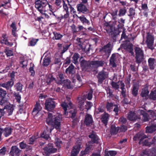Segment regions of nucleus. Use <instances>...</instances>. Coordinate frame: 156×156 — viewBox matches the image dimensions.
Segmentation results:
<instances>
[{
    "label": "nucleus",
    "instance_id": "obj_1",
    "mask_svg": "<svg viewBox=\"0 0 156 156\" xmlns=\"http://www.w3.org/2000/svg\"><path fill=\"white\" fill-rule=\"evenodd\" d=\"M61 119V115H58V116L56 117L53 116L51 113H48V116L46 121L49 125H51L56 129H59L60 126V121Z\"/></svg>",
    "mask_w": 156,
    "mask_h": 156
},
{
    "label": "nucleus",
    "instance_id": "obj_2",
    "mask_svg": "<svg viewBox=\"0 0 156 156\" xmlns=\"http://www.w3.org/2000/svg\"><path fill=\"white\" fill-rule=\"evenodd\" d=\"M35 7L41 14L44 13L46 10V7L48 6L50 8L51 6L48 4L47 0H37L35 2Z\"/></svg>",
    "mask_w": 156,
    "mask_h": 156
},
{
    "label": "nucleus",
    "instance_id": "obj_3",
    "mask_svg": "<svg viewBox=\"0 0 156 156\" xmlns=\"http://www.w3.org/2000/svg\"><path fill=\"white\" fill-rule=\"evenodd\" d=\"M61 106L64 110V114L66 115V112L71 115V118L75 117L76 113V111L74 109L72 108V103L69 102V105H67L65 102H63L61 104Z\"/></svg>",
    "mask_w": 156,
    "mask_h": 156
},
{
    "label": "nucleus",
    "instance_id": "obj_4",
    "mask_svg": "<svg viewBox=\"0 0 156 156\" xmlns=\"http://www.w3.org/2000/svg\"><path fill=\"white\" fill-rule=\"evenodd\" d=\"M104 27L107 33L112 37H115L120 33L119 28V29H115L114 28L108 24L105 25Z\"/></svg>",
    "mask_w": 156,
    "mask_h": 156
},
{
    "label": "nucleus",
    "instance_id": "obj_5",
    "mask_svg": "<svg viewBox=\"0 0 156 156\" xmlns=\"http://www.w3.org/2000/svg\"><path fill=\"white\" fill-rule=\"evenodd\" d=\"M112 47L111 44L108 43L106 45L101 48L100 51L105 57L108 58L110 54Z\"/></svg>",
    "mask_w": 156,
    "mask_h": 156
},
{
    "label": "nucleus",
    "instance_id": "obj_6",
    "mask_svg": "<svg viewBox=\"0 0 156 156\" xmlns=\"http://www.w3.org/2000/svg\"><path fill=\"white\" fill-rule=\"evenodd\" d=\"M136 53V62L138 63H140L144 58V53L142 50L140 48L136 47L134 48Z\"/></svg>",
    "mask_w": 156,
    "mask_h": 156
},
{
    "label": "nucleus",
    "instance_id": "obj_7",
    "mask_svg": "<svg viewBox=\"0 0 156 156\" xmlns=\"http://www.w3.org/2000/svg\"><path fill=\"white\" fill-rule=\"evenodd\" d=\"M154 40V37L149 33H147L146 36V43L148 48L151 50H153L154 49L153 46Z\"/></svg>",
    "mask_w": 156,
    "mask_h": 156
},
{
    "label": "nucleus",
    "instance_id": "obj_8",
    "mask_svg": "<svg viewBox=\"0 0 156 156\" xmlns=\"http://www.w3.org/2000/svg\"><path fill=\"white\" fill-rule=\"evenodd\" d=\"M44 153L47 155L54 153L56 152V149L53 148L52 144L51 143L49 144L48 145L43 149Z\"/></svg>",
    "mask_w": 156,
    "mask_h": 156
},
{
    "label": "nucleus",
    "instance_id": "obj_9",
    "mask_svg": "<svg viewBox=\"0 0 156 156\" xmlns=\"http://www.w3.org/2000/svg\"><path fill=\"white\" fill-rule=\"evenodd\" d=\"M45 106V109L49 111H51L55 108V105L53 100L49 99L46 101Z\"/></svg>",
    "mask_w": 156,
    "mask_h": 156
},
{
    "label": "nucleus",
    "instance_id": "obj_10",
    "mask_svg": "<svg viewBox=\"0 0 156 156\" xmlns=\"http://www.w3.org/2000/svg\"><path fill=\"white\" fill-rule=\"evenodd\" d=\"M108 76V73L106 72L101 71L97 75L98 83L101 84L103 81L106 78H107Z\"/></svg>",
    "mask_w": 156,
    "mask_h": 156
},
{
    "label": "nucleus",
    "instance_id": "obj_11",
    "mask_svg": "<svg viewBox=\"0 0 156 156\" xmlns=\"http://www.w3.org/2000/svg\"><path fill=\"white\" fill-rule=\"evenodd\" d=\"M113 107H114L113 111L115 112L116 115H117L119 110L118 106L117 105L114 104L113 103L107 102L106 105V108L108 111H111Z\"/></svg>",
    "mask_w": 156,
    "mask_h": 156
},
{
    "label": "nucleus",
    "instance_id": "obj_12",
    "mask_svg": "<svg viewBox=\"0 0 156 156\" xmlns=\"http://www.w3.org/2000/svg\"><path fill=\"white\" fill-rule=\"evenodd\" d=\"M77 44L81 48L83 51L87 52L89 51V48H86L87 46L85 44L84 40L82 38H77Z\"/></svg>",
    "mask_w": 156,
    "mask_h": 156
},
{
    "label": "nucleus",
    "instance_id": "obj_13",
    "mask_svg": "<svg viewBox=\"0 0 156 156\" xmlns=\"http://www.w3.org/2000/svg\"><path fill=\"white\" fill-rule=\"evenodd\" d=\"M21 151L16 146H13L11 147L10 154L11 156H19Z\"/></svg>",
    "mask_w": 156,
    "mask_h": 156
},
{
    "label": "nucleus",
    "instance_id": "obj_14",
    "mask_svg": "<svg viewBox=\"0 0 156 156\" xmlns=\"http://www.w3.org/2000/svg\"><path fill=\"white\" fill-rule=\"evenodd\" d=\"M81 148V144L80 143L76 144V145L73 147L70 156H77Z\"/></svg>",
    "mask_w": 156,
    "mask_h": 156
},
{
    "label": "nucleus",
    "instance_id": "obj_15",
    "mask_svg": "<svg viewBox=\"0 0 156 156\" xmlns=\"http://www.w3.org/2000/svg\"><path fill=\"white\" fill-rule=\"evenodd\" d=\"M147 137L146 135L143 133H139L136 134L133 137V140H136L138 139H140L139 144H141L143 141V140Z\"/></svg>",
    "mask_w": 156,
    "mask_h": 156
},
{
    "label": "nucleus",
    "instance_id": "obj_16",
    "mask_svg": "<svg viewBox=\"0 0 156 156\" xmlns=\"http://www.w3.org/2000/svg\"><path fill=\"white\" fill-rule=\"evenodd\" d=\"M52 129H49L47 127L46 129L42 133L41 137L46 140H48L49 139H50V134L51 133Z\"/></svg>",
    "mask_w": 156,
    "mask_h": 156
},
{
    "label": "nucleus",
    "instance_id": "obj_17",
    "mask_svg": "<svg viewBox=\"0 0 156 156\" xmlns=\"http://www.w3.org/2000/svg\"><path fill=\"white\" fill-rule=\"evenodd\" d=\"M127 118L130 121H135L137 119H140V118L138 117L134 112L132 111H130L127 115Z\"/></svg>",
    "mask_w": 156,
    "mask_h": 156
},
{
    "label": "nucleus",
    "instance_id": "obj_18",
    "mask_svg": "<svg viewBox=\"0 0 156 156\" xmlns=\"http://www.w3.org/2000/svg\"><path fill=\"white\" fill-rule=\"evenodd\" d=\"M80 66L83 70L87 69L90 66L91 62L83 60L80 62Z\"/></svg>",
    "mask_w": 156,
    "mask_h": 156
},
{
    "label": "nucleus",
    "instance_id": "obj_19",
    "mask_svg": "<svg viewBox=\"0 0 156 156\" xmlns=\"http://www.w3.org/2000/svg\"><path fill=\"white\" fill-rule=\"evenodd\" d=\"M123 48L131 53L132 55H134V53L133 51V45L132 44L129 43L123 44L122 46Z\"/></svg>",
    "mask_w": 156,
    "mask_h": 156
},
{
    "label": "nucleus",
    "instance_id": "obj_20",
    "mask_svg": "<svg viewBox=\"0 0 156 156\" xmlns=\"http://www.w3.org/2000/svg\"><path fill=\"white\" fill-rule=\"evenodd\" d=\"M149 93L148 88L146 87L142 89L140 95L144 99H147Z\"/></svg>",
    "mask_w": 156,
    "mask_h": 156
},
{
    "label": "nucleus",
    "instance_id": "obj_21",
    "mask_svg": "<svg viewBox=\"0 0 156 156\" xmlns=\"http://www.w3.org/2000/svg\"><path fill=\"white\" fill-rule=\"evenodd\" d=\"M42 109V107L40 103L38 102H37L32 111L33 115H37L40 111Z\"/></svg>",
    "mask_w": 156,
    "mask_h": 156
},
{
    "label": "nucleus",
    "instance_id": "obj_22",
    "mask_svg": "<svg viewBox=\"0 0 156 156\" xmlns=\"http://www.w3.org/2000/svg\"><path fill=\"white\" fill-rule=\"evenodd\" d=\"M70 81L68 80H64L61 82L58 83V84H62L63 86L67 87L68 89H72L73 86L71 85Z\"/></svg>",
    "mask_w": 156,
    "mask_h": 156
},
{
    "label": "nucleus",
    "instance_id": "obj_23",
    "mask_svg": "<svg viewBox=\"0 0 156 156\" xmlns=\"http://www.w3.org/2000/svg\"><path fill=\"white\" fill-rule=\"evenodd\" d=\"M93 120L91 115L87 114L86 115L84 123L87 126H90L93 123Z\"/></svg>",
    "mask_w": 156,
    "mask_h": 156
},
{
    "label": "nucleus",
    "instance_id": "obj_24",
    "mask_svg": "<svg viewBox=\"0 0 156 156\" xmlns=\"http://www.w3.org/2000/svg\"><path fill=\"white\" fill-rule=\"evenodd\" d=\"M14 84L13 81L12 80L9 81L6 83H2L0 84V86L5 88L7 89H9L11 88Z\"/></svg>",
    "mask_w": 156,
    "mask_h": 156
},
{
    "label": "nucleus",
    "instance_id": "obj_25",
    "mask_svg": "<svg viewBox=\"0 0 156 156\" xmlns=\"http://www.w3.org/2000/svg\"><path fill=\"white\" fill-rule=\"evenodd\" d=\"M55 79L53 76L50 74L46 76L44 80L47 84H50L52 82L55 80Z\"/></svg>",
    "mask_w": 156,
    "mask_h": 156
},
{
    "label": "nucleus",
    "instance_id": "obj_26",
    "mask_svg": "<svg viewBox=\"0 0 156 156\" xmlns=\"http://www.w3.org/2000/svg\"><path fill=\"white\" fill-rule=\"evenodd\" d=\"M104 64V62L102 61H92L91 62V65L92 66L97 68L99 66H102Z\"/></svg>",
    "mask_w": 156,
    "mask_h": 156
},
{
    "label": "nucleus",
    "instance_id": "obj_27",
    "mask_svg": "<svg viewBox=\"0 0 156 156\" xmlns=\"http://www.w3.org/2000/svg\"><path fill=\"white\" fill-rule=\"evenodd\" d=\"M77 10L79 12L84 13L87 10V9L85 5L82 4H80L77 5Z\"/></svg>",
    "mask_w": 156,
    "mask_h": 156
},
{
    "label": "nucleus",
    "instance_id": "obj_28",
    "mask_svg": "<svg viewBox=\"0 0 156 156\" xmlns=\"http://www.w3.org/2000/svg\"><path fill=\"white\" fill-rule=\"evenodd\" d=\"M150 140V139L145 140L141 144L144 146L150 147L151 145L153 144L155 141L154 138L151 140V141H149Z\"/></svg>",
    "mask_w": 156,
    "mask_h": 156
},
{
    "label": "nucleus",
    "instance_id": "obj_29",
    "mask_svg": "<svg viewBox=\"0 0 156 156\" xmlns=\"http://www.w3.org/2000/svg\"><path fill=\"white\" fill-rule=\"evenodd\" d=\"M156 130V124L152 125L146 128V131L147 133H151Z\"/></svg>",
    "mask_w": 156,
    "mask_h": 156
},
{
    "label": "nucleus",
    "instance_id": "obj_30",
    "mask_svg": "<svg viewBox=\"0 0 156 156\" xmlns=\"http://www.w3.org/2000/svg\"><path fill=\"white\" fill-rule=\"evenodd\" d=\"M116 62V55L115 54H113L111 57L110 60V65L113 67L116 66L115 64Z\"/></svg>",
    "mask_w": 156,
    "mask_h": 156
},
{
    "label": "nucleus",
    "instance_id": "obj_31",
    "mask_svg": "<svg viewBox=\"0 0 156 156\" xmlns=\"http://www.w3.org/2000/svg\"><path fill=\"white\" fill-rule=\"evenodd\" d=\"M149 65L151 69H154L155 65V59L152 58H150L148 60Z\"/></svg>",
    "mask_w": 156,
    "mask_h": 156
},
{
    "label": "nucleus",
    "instance_id": "obj_32",
    "mask_svg": "<svg viewBox=\"0 0 156 156\" xmlns=\"http://www.w3.org/2000/svg\"><path fill=\"white\" fill-rule=\"evenodd\" d=\"M66 73H68L69 74H73L75 73L74 66L72 64L69 66V67L66 69Z\"/></svg>",
    "mask_w": 156,
    "mask_h": 156
},
{
    "label": "nucleus",
    "instance_id": "obj_33",
    "mask_svg": "<svg viewBox=\"0 0 156 156\" xmlns=\"http://www.w3.org/2000/svg\"><path fill=\"white\" fill-rule=\"evenodd\" d=\"M89 137L91 139V141H92L93 143H98V137L94 133H93L89 135Z\"/></svg>",
    "mask_w": 156,
    "mask_h": 156
},
{
    "label": "nucleus",
    "instance_id": "obj_34",
    "mask_svg": "<svg viewBox=\"0 0 156 156\" xmlns=\"http://www.w3.org/2000/svg\"><path fill=\"white\" fill-rule=\"evenodd\" d=\"M1 130L5 137L8 136L11 133V129L10 128H5L4 130L1 129Z\"/></svg>",
    "mask_w": 156,
    "mask_h": 156
},
{
    "label": "nucleus",
    "instance_id": "obj_35",
    "mask_svg": "<svg viewBox=\"0 0 156 156\" xmlns=\"http://www.w3.org/2000/svg\"><path fill=\"white\" fill-rule=\"evenodd\" d=\"M119 129V127H116L114 126H111L110 129V133L112 135L116 134Z\"/></svg>",
    "mask_w": 156,
    "mask_h": 156
},
{
    "label": "nucleus",
    "instance_id": "obj_36",
    "mask_svg": "<svg viewBox=\"0 0 156 156\" xmlns=\"http://www.w3.org/2000/svg\"><path fill=\"white\" fill-rule=\"evenodd\" d=\"M4 109H6L9 113V115L12 114L14 110L13 106L12 105H7L5 107Z\"/></svg>",
    "mask_w": 156,
    "mask_h": 156
},
{
    "label": "nucleus",
    "instance_id": "obj_37",
    "mask_svg": "<svg viewBox=\"0 0 156 156\" xmlns=\"http://www.w3.org/2000/svg\"><path fill=\"white\" fill-rule=\"evenodd\" d=\"M109 115L107 113L105 114L102 116L101 121L106 126L109 119Z\"/></svg>",
    "mask_w": 156,
    "mask_h": 156
},
{
    "label": "nucleus",
    "instance_id": "obj_38",
    "mask_svg": "<svg viewBox=\"0 0 156 156\" xmlns=\"http://www.w3.org/2000/svg\"><path fill=\"white\" fill-rule=\"evenodd\" d=\"M149 98L151 100H156V90L152 91L149 95Z\"/></svg>",
    "mask_w": 156,
    "mask_h": 156
},
{
    "label": "nucleus",
    "instance_id": "obj_39",
    "mask_svg": "<svg viewBox=\"0 0 156 156\" xmlns=\"http://www.w3.org/2000/svg\"><path fill=\"white\" fill-rule=\"evenodd\" d=\"M77 17L80 19L81 21L83 23H86L88 24L89 23V21L88 20L83 16H78L77 15H76Z\"/></svg>",
    "mask_w": 156,
    "mask_h": 156
},
{
    "label": "nucleus",
    "instance_id": "obj_40",
    "mask_svg": "<svg viewBox=\"0 0 156 156\" xmlns=\"http://www.w3.org/2000/svg\"><path fill=\"white\" fill-rule=\"evenodd\" d=\"M51 62L50 58L49 56H46L43 60V65L47 66L49 65Z\"/></svg>",
    "mask_w": 156,
    "mask_h": 156
},
{
    "label": "nucleus",
    "instance_id": "obj_41",
    "mask_svg": "<svg viewBox=\"0 0 156 156\" xmlns=\"http://www.w3.org/2000/svg\"><path fill=\"white\" fill-rule=\"evenodd\" d=\"M80 55L77 53H75L72 57L73 59V62L75 64H76L78 63V59L79 58Z\"/></svg>",
    "mask_w": 156,
    "mask_h": 156
},
{
    "label": "nucleus",
    "instance_id": "obj_42",
    "mask_svg": "<svg viewBox=\"0 0 156 156\" xmlns=\"http://www.w3.org/2000/svg\"><path fill=\"white\" fill-rule=\"evenodd\" d=\"M2 37L3 38L2 40V43H4L5 44H7L10 46H11L13 45L12 43H10L6 39V35H3L2 36Z\"/></svg>",
    "mask_w": 156,
    "mask_h": 156
},
{
    "label": "nucleus",
    "instance_id": "obj_43",
    "mask_svg": "<svg viewBox=\"0 0 156 156\" xmlns=\"http://www.w3.org/2000/svg\"><path fill=\"white\" fill-rule=\"evenodd\" d=\"M138 90V87L136 86H133L132 91V94L134 96L136 97L137 95Z\"/></svg>",
    "mask_w": 156,
    "mask_h": 156
},
{
    "label": "nucleus",
    "instance_id": "obj_44",
    "mask_svg": "<svg viewBox=\"0 0 156 156\" xmlns=\"http://www.w3.org/2000/svg\"><path fill=\"white\" fill-rule=\"evenodd\" d=\"M105 156H115L116 154V151H109L108 152L105 151Z\"/></svg>",
    "mask_w": 156,
    "mask_h": 156
},
{
    "label": "nucleus",
    "instance_id": "obj_45",
    "mask_svg": "<svg viewBox=\"0 0 156 156\" xmlns=\"http://www.w3.org/2000/svg\"><path fill=\"white\" fill-rule=\"evenodd\" d=\"M30 73H31V76H34L35 75V71L34 69V65L33 63H31L30 64Z\"/></svg>",
    "mask_w": 156,
    "mask_h": 156
},
{
    "label": "nucleus",
    "instance_id": "obj_46",
    "mask_svg": "<svg viewBox=\"0 0 156 156\" xmlns=\"http://www.w3.org/2000/svg\"><path fill=\"white\" fill-rule=\"evenodd\" d=\"M11 27L12 28V34L14 36H16V35L15 34V32L16 31V28L15 26V24L14 23H12L11 25Z\"/></svg>",
    "mask_w": 156,
    "mask_h": 156
},
{
    "label": "nucleus",
    "instance_id": "obj_47",
    "mask_svg": "<svg viewBox=\"0 0 156 156\" xmlns=\"http://www.w3.org/2000/svg\"><path fill=\"white\" fill-rule=\"evenodd\" d=\"M93 91L92 89L90 90L88 92L87 95V98L88 100H90L92 99L93 96Z\"/></svg>",
    "mask_w": 156,
    "mask_h": 156
},
{
    "label": "nucleus",
    "instance_id": "obj_48",
    "mask_svg": "<svg viewBox=\"0 0 156 156\" xmlns=\"http://www.w3.org/2000/svg\"><path fill=\"white\" fill-rule=\"evenodd\" d=\"M53 34H54L55 39L56 40L60 39L63 36L62 35L56 32H54Z\"/></svg>",
    "mask_w": 156,
    "mask_h": 156
},
{
    "label": "nucleus",
    "instance_id": "obj_49",
    "mask_svg": "<svg viewBox=\"0 0 156 156\" xmlns=\"http://www.w3.org/2000/svg\"><path fill=\"white\" fill-rule=\"evenodd\" d=\"M148 153V155L147 156H156V150H152L151 151H149Z\"/></svg>",
    "mask_w": 156,
    "mask_h": 156
},
{
    "label": "nucleus",
    "instance_id": "obj_50",
    "mask_svg": "<svg viewBox=\"0 0 156 156\" xmlns=\"http://www.w3.org/2000/svg\"><path fill=\"white\" fill-rule=\"evenodd\" d=\"M64 2L63 0H56L55 3L56 5L61 7L64 3Z\"/></svg>",
    "mask_w": 156,
    "mask_h": 156
},
{
    "label": "nucleus",
    "instance_id": "obj_51",
    "mask_svg": "<svg viewBox=\"0 0 156 156\" xmlns=\"http://www.w3.org/2000/svg\"><path fill=\"white\" fill-rule=\"evenodd\" d=\"M122 34L121 35V39H122L123 38L126 39L127 38V36L125 34V29L123 27V26H124L123 24H122Z\"/></svg>",
    "mask_w": 156,
    "mask_h": 156
},
{
    "label": "nucleus",
    "instance_id": "obj_52",
    "mask_svg": "<svg viewBox=\"0 0 156 156\" xmlns=\"http://www.w3.org/2000/svg\"><path fill=\"white\" fill-rule=\"evenodd\" d=\"M15 87L16 88V89L17 91H20L22 90V85L20 83H18L16 84Z\"/></svg>",
    "mask_w": 156,
    "mask_h": 156
},
{
    "label": "nucleus",
    "instance_id": "obj_53",
    "mask_svg": "<svg viewBox=\"0 0 156 156\" xmlns=\"http://www.w3.org/2000/svg\"><path fill=\"white\" fill-rule=\"evenodd\" d=\"M111 85L113 88L116 90L118 89L119 88V85L118 83L112 82L111 83Z\"/></svg>",
    "mask_w": 156,
    "mask_h": 156
},
{
    "label": "nucleus",
    "instance_id": "obj_54",
    "mask_svg": "<svg viewBox=\"0 0 156 156\" xmlns=\"http://www.w3.org/2000/svg\"><path fill=\"white\" fill-rule=\"evenodd\" d=\"M90 150V147H88L87 146L84 151L81 152V155L83 156L87 154L89 152Z\"/></svg>",
    "mask_w": 156,
    "mask_h": 156
},
{
    "label": "nucleus",
    "instance_id": "obj_55",
    "mask_svg": "<svg viewBox=\"0 0 156 156\" xmlns=\"http://www.w3.org/2000/svg\"><path fill=\"white\" fill-rule=\"evenodd\" d=\"M126 12V10L125 9H121L119 11V16H121L124 15Z\"/></svg>",
    "mask_w": 156,
    "mask_h": 156
},
{
    "label": "nucleus",
    "instance_id": "obj_56",
    "mask_svg": "<svg viewBox=\"0 0 156 156\" xmlns=\"http://www.w3.org/2000/svg\"><path fill=\"white\" fill-rule=\"evenodd\" d=\"M5 53L8 57L11 56L13 55L12 51L10 50H6Z\"/></svg>",
    "mask_w": 156,
    "mask_h": 156
},
{
    "label": "nucleus",
    "instance_id": "obj_57",
    "mask_svg": "<svg viewBox=\"0 0 156 156\" xmlns=\"http://www.w3.org/2000/svg\"><path fill=\"white\" fill-rule=\"evenodd\" d=\"M127 120L126 118L122 117L120 118L119 120V123L121 124H125Z\"/></svg>",
    "mask_w": 156,
    "mask_h": 156
},
{
    "label": "nucleus",
    "instance_id": "obj_58",
    "mask_svg": "<svg viewBox=\"0 0 156 156\" xmlns=\"http://www.w3.org/2000/svg\"><path fill=\"white\" fill-rule=\"evenodd\" d=\"M38 40V39H32L30 41V45L31 46L35 45Z\"/></svg>",
    "mask_w": 156,
    "mask_h": 156
},
{
    "label": "nucleus",
    "instance_id": "obj_59",
    "mask_svg": "<svg viewBox=\"0 0 156 156\" xmlns=\"http://www.w3.org/2000/svg\"><path fill=\"white\" fill-rule=\"evenodd\" d=\"M92 105V104L91 102L90 101H87V102L86 105H85L86 109L87 110L90 109Z\"/></svg>",
    "mask_w": 156,
    "mask_h": 156
},
{
    "label": "nucleus",
    "instance_id": "obj_60",
    "mask_svg": "<svg viewBox=\"0 0 156 156\" xmlns=\"http://www.w3.org/2000/svg\"><path fill=\"white\" fill-rule=\"evenodd\" d=\"M143 119L144 121H148L149 117H148L147 113H144L143 114Z\"/></svg>",
    "mask_w": 156,
    "mask_h": 156
},
{
    "label": "nucleus",
    "instance_id": "obj_61",
    "mask_svg": "<svg viewBox=\"0 0 156 156\" xmlns=\"http://www.w3.org/2000/svg\"><path fill=\"white\" fill-rule=\"evenodd\" d=\"M37 138V136H32L31 138H30V144H33V143L34 142L35 140Z\"/></svg>",
    "mask_w": 156,
    "mask_h": 156
},
{
    "label": "nucleus",
    "instance_id": "obj_62",
    "mask_svg": "<svg viewBox=\"0 0 156 156\" xmlns=\"http://www.w3.org/2000/svg\"><path fill=\"white\" fill-rule=\"evenodd\" d=\"M6 94V92L5 90H4L1 88H0V96L3 97L5 96Z\"/></svg>",
    "mask_w": 156,
    "mask_h": 156
},
{
    "label": "nucleus",
    "instance_id": "obj_63",
    "mask_svg": "<svg viewBox=\"0 0 156 156\" xmlns=\"http://www.w3.org/2000/svg\"><path fill=\"white\" fill-rule=\"evenodd\" d=\"M129 16H132L134 15L135 14V10L132 8H130L129 10Z\"/></svg>",
    "mask_w": 156,
    "mask_h": 156
},
{
    "label": "nucleus",
    "instance_id": "obj_64",
    "mask_svg": "<svg viewBox=\"0 0 156 156\" xmlns=\"http://www.w3.org/2000/svg\"><path fill=\"white\" fill-rule=\"evenodd\" d=\"M148 112H150V115L154 118V119L156 118V114L152 110H149Z\"/></svg>",
    "mask_w": 156,
    "mask_h": 156
}]
</instances>
